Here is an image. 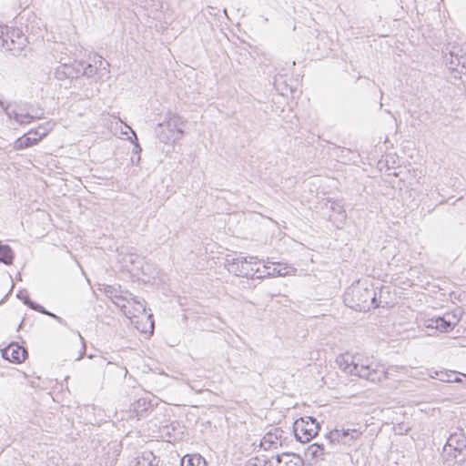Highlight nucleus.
<instances>
[{"label":"nucleus","mask_w":466,"mask_h":466,"mask_svg":"<svg viewBox=\"0 0 466 466\" xmlns=\"http://www.w3.org/2000/svg\"><path fill=\"white\" fill-rule=\"evenodd\" d=\"M343 299L347 307L357 311H369L379 307L376 291L366 281L353 283L346 289Z\"/></svg>","instance_id":"nucleus-1"},{"label":"nucleus","mask_w":466,"mask_h":466,"mask_svg":"<svg viewBox=\"0 0 466 466\" xmlns=\"http://www.w3.org/2000/svg\"><path fill=\"white\" fill-rule=\"evenodd\" d=\"M337 363L344 372L371 382L380 381L384 376L382 370L377 369V366L374 367L372 363H368V360L362 361L360 356L346 353L337 359Z\"/></svg>","instance_id":"nucleus-2"},{"label":"nucleus","mask_w":466,"mask_h":466,"mask_svg":"<svg viewBox=\"0 0 466 466\" xmlns=\"http://www.w3.org/2000/svg\"><path fill=\"white\" fill-rule=\"evenodd\" d=\"M114 303L121 309L125 316L130 319L138 318L140 315L147 318L149 322L150 332H153L154 321L152 315L146 314V302L143 299L137 298L130 293L126 296H116Z\"/></svg>","instance_id":"nucleus-3"},{"label":"nucleus","mask_w":466,"mask_h":466,"mask_svg":"<svg viewBox=\"0 0 466 466\" xmlns=\"http://www.w3.org/2000/svg\"><path fill=\"white\" fill-rule=\"evenodd\" d=\"M319 424L313 417L300 418L294 423V433L297 440L302 443L309 442L319 432Z\"/></svg>","instance_id":"nucleus-4"},{"label":"nucleus","mask_w":466,"mask_h":466,"mask_svg":"<svg viewBox=\"0 0 466 466\" xmlns=\"http://www.w3.org/2000/svg\"><path fill=\"white\" fill-rule=\"evenodd\" d=\"M259 263L257 257H242L238 256L232 260L231 266L235 268L238 276L254 277L256 273L260 272V268L256 267Z\"/></svg>","instance_id":"nucleus-5"},{"label":"nucleus","mask_w":466,"mask_h":466,"mask_svg":"<svg viewBox=\"0 0 466 466\" xmlns=\"http://www.w3.org/2000/svg\"><path fill=\"white\" fill-rule=\"evenodd\" d=\"M24 36L18 30L0 25V48L15 50L22 48Z\"/></svg>","instance_id":"nucleus-6"},{"label":"nucleus","mask_w":466,"mask_h":466,"mask_svg":"<svg viewBox=\"0 0 466 466\" xmlns=\"http://www.w3.org/2000/svg\"><path fill=\"white\" fill-rule=\"evenodd\" d=\"M459 318L448 312L442 317L432 318L427 320V328L435 329L441 332H449L459 323Z\"/></svg>","instance_id":"nucleus-7"},{"label":"nucleus","mask_w":466,"mask_h":466,"mask_svg":"<svg viewBox=\"0 0 466 466\" xmlns=\"http://www.w3.org/2000/svg\"><path fill=\"white\" fill-rule=\"evenodd\" d=\"M175 120L170 117L168 120L159 123L156 127V135L159 141L164 144L175 142Z\"/></svg>","instance_id":"nucleus-8"},{"label":"nucleus","mask_w":466,"mask_h":466,"mask_svg":"<svg viewBox=\"0 0 466 466\" xmlns=\"http://www.w3.org/2000/svg\"><path fill=\"white\" fill-rule=\"evenodd\" d=\"M0 106L5 109L8 118L14 119L20 125L29 124L34 119L39 118L38 116H34L28 113H23L16 106L7 105L5 106L2 101H0Z\"/></svg>","instance_id":"nucleus-9"},{"label":"nucleus","mask_w":466,"mask_h":466,"mask_svg":"<svg viewBox=\"0 0 466 466\" xmlns=\"http://www.w3.org/2000/svg\"><path fill=\"white\" fill-rule=\"evenodd\" d=\"M441 455L444 466H463L466 462V452L464 451L443 448Z\"/></svg>","instance_id":"nucleus-10"},{"label":"nucleus","mask_w":466,"mask_h":466,"mask_svg":"<svg viewBox=\"0 0 466 466\" xmlns=\"http://www.w3.org/2000/svg\"><path fill=\"white\" fill-rule=\"evenodd\" d=\"M2 357L15 363H21L25 360L26 350L17 343H11L2 350Z\"/></svg>","instance_id":"nucleus-11"},{"label":"nucleus","mask_w":466,"mask_h":466,"mask_svg":"<svg viewBox=\"0 0 466 466\" xmlns=\"http://www.w3.org/2000/svg\"><path fill=\"white\" fill-rule=\"evenodd\" d=\"M79 62L62 64L56 69V78L58 80L75 79L80 76Z\"/></svg>","instance_id":"nucleus-12"},{"label":"nucleus","mask_w":466,"mask_h":466,"mask_svg":"<svg viewBox=\"0 0 466 466\" xmlns=\"http://www.w3.org/2000/svg\"><path fill=\"white\" fill-rule=\"evenodd\" d=\"M158 460L150 451L138 453L130 462V466H157Z\"/></svg>","instance_id":"nucleus-13"},{"label":"nucleus","mask_w":466,"mask_h":466,"mask_svg":"<svg viewBox=\"0 0 466 466\" xmlns=\"http://www.w3.org/2000/svg\"><path fill=\"white\" fill-rule=\"evenodd\" d=\"M150 408V401L147 400V399L146 398H140L132 404L130 410V417L140 420L141 418H144L147 415V412L149 410Z\"/></svg>","instance_id":"nucleus-14"},{"label":"nucleus","mask_w":466,"mask_h":466,"mask_svg":"<svg viewBox=\"0 0 466 466\" xmlns=\"http://www.w3.org/2000/svg\"><path fill=\"white\" fill-rule=\"evenodd\" d=\"M276 466H303V460L296 454L284 453L275 458Z\"/></svg>","instance_id":"nucleus-15"},{"label":"nucleus","mask_w":466,"mask_h":466,"mask_svg":"<svg viewBox=\"0 0 466 466\" xmlns=\"http://www.w3.org/2000/svg\"><path fill=\"white\" fill-rule=\"evenodd\" d=\"M443 448L466 452V436L461 432L451 434Z\"/></svg>","instance_id":"nucleus-16"},{"label":"nucleus","mask_w":466,"mask_h":466,"mask_svg":"<svg viewBox=\"0 0 466 466\" xmlns=\"http://www.w3.org/2000/svg\"><path fill=\"white\" fill-rule=\"evenodd\" d=\"M39 141V138L34 135L33 130H30L27 134L15 140L14 148L16 150L25 149L37 144Z\"/></svg>","instance_id":"nucleus-17"},{"label":"nucleus","mask_w":466,"mask_h":466,"mask_svg":"<svg viewBox=\"0 0 466 466\" xmlns=\"http://www.w3.org/2000/svg\"><path fill=\"white\" fill-rule=\"evenodd\" d=\"M451 56V69L459 71L460 73H466V57L463 56H459V54L456 53V48L453 47V49L450 52Z\"/></svg>","instance_id":"nucleus-18"},{"label":"nucleus","mask_w":466,"mask_h":466,"mask_svg":"<svg viewBox=\"0 0 466 466\" xmlns=\"http://www.w3.org/2000/svg\"><path fill=\"white\" fill-rule=\"evenodd\" d=\"M180 466H206V461L198 454H187L181 459Z\"/></svg>","instance_id":"nucleus-19"},{"label":"nucleus","mask_w":466,"mask_h":466,"mask_svg":"<svg viewBox=\"0 0 466 466\" xmlns=\"http://www.w3.org/2000/svg\"><path fill=\"white\" fill-rule=\"evenodd\" d=\"M290 273L289 270L281 271V269H279L278 267H273L268 264L263 265V269L260 268L259 275L257 276V278H261L264 276H269V277H277V276H286Z\"/></svg>","instance_id":"nucleus-20"},{"label":"nucleus","mask_w":466,"mask_h":466,"mask_svg":"<svg viewBox=\"0 0 466 466\" xmlns=\"http://www.w3.org/2000/svg\"><path fill=\"white\" fill-rule=\"evenodd\" d=\"M345 436V430H338L335 429L333 431H330L326 435V440L329 441L330 445H337V444H342L343 445V439Z\"/></svg>","instance_id":"nucleus-21"},{"label":"nucleus","mask_w":466,"mask_h":466,"mask_svg":"<svg viewBox=\"0 0 466 466\" xmlns=\"http://www.w3.org/2000/svg\"><path fill=\"white\" fill-rule=\"evenodd\" d=\"M361 435H362V432L360 430H357V429L345 430L343 445L349 446V447L354 445L355 441H358Z\"/></svg>","instance_id":"nucleus-22"},{"label":"nucleus","mask_w":466,"mask_h":466,"mask_svg":"<svg viewBox=\"0 0 466 466\" xmlns=\"http://www.w3.org/2000/svg\"><path fill=\"white\" fill-rule=\"evenodd\" d=\"M56 124L53 121H47L44 124L39 125L35 129L33 130L34 135L36 136L39 140L45 137L53 128Z\"/></svg>","instance_id":"nucleus-23"},{"label":"nucleus","mask_w":466,"mask_h":466,"mask_svg":"<svg viewBox=\"0 0 466 466\" xmlns=\"http://www.w3.org/2000/svg\"><path fill=\"white\" fill-rule=\"evenodd\" d=\"M307 454L312 459H323V456L326 454L325 447L323 444L313 443L309 446Z\"/></svg>","instance_id":"nucleus-24"},{"label":"nucleus","mask_w":466,"mask_h":466,"mask_svg":"<svg viewBox=\"0 0 466 466\" xmlns=\"http://www.w3.org/2000/svg\"><path fill=\"white\" fill-rule=\"evenodd\" d=\"M13 260V251L7 245H0V261L5 264H11Z\"/></svg>","instance_id":"nucleus-25"},{"label":"nucleus","mask_w":466,"mask_h":466,"mask_svg":"<svg viewBox=\"0 0 466 466\" xmlns=\"http://www.w3.org/2000/svg\"><path fill=\"white\" fill-rule=\"evenodd\" d=\"M79 71L80 76H86L87 77H92L96 75L97 71V66H93L92 64L85 65L84 62H79Z\"/></svg>","instance_id":"nucleus-26"},{"label":"nucleus","mask_w":466,"mask_h":466,"mask_svg":"<svg viewBox=\"0 0 466 466\" xmlns=\"http://www.w3.org/2000/svg\"><path fill=\"white\" fill-rule=\"evenodd\" d=\"M247 466H273V461L268 460L265 456L255 457L248 461Z\"/></svg>","instance_id":"nucleus-27"},{"label":"nucleus","mask_w":466,"mask_h":466,"mask_svg":"<svg viewBox=\"0 0 466 466\" xmlns=\"http://www.w3.org/2000/svg\"><path fill=\"white\" fill-rule=\"evenodd\" d=\"M439 380L445 382H461V379L459 378L454 372L451 373H437Z\"/></svg>","instance_id":"nucleus-28"},{"label":"nucleus","mask_w":466,"mask_h":466,"mask_svg":"<svg viewBox=\"0 0 466 466\" xmlns=\"http://www.w3.org/2000/svg\"><path fill=\"white\" fill-rule=\"evenodd\" d=\"M170 431H175V426L171 425H164L160 428L161 437L165 439L166 441L172 443L171 440L172 434Z\"/></svg>","instance_id":"nucleus-29"},{"label":"nucleus","mask_w":466,"mask_h":466,"mask_svg":"<svg viewBox=\"0 0 466 466\" xmlns=\"http://www.w3.org/2000/svg\"><path fill=\"white\" fill-rule=\"evenodd\" d=\"M24 302H25V304L28 305L31 309H33L40 313H43V314H46L48 316H49V314H52L51 312L47 311L43 306L30 301L29 299H27V298L25 299Z\"/></svg>","instance_id":"nucleus-30"},{"label":"nucleus","mask_w":466,"mask_h":466,"mask_svg":"<svg viewBox=\"0 0 466 466\" xmlns=\"http://www.w3.org/2000/svg\"><path fill=\"white\" fill-rule=\"evenodd\" d=\"M94 62L96 65L98 64L99 67L101 69L106 70L107 73H109V71H108L109 64H108V62L105 61L102 56H96Z\"/></svg>","instance_id":"nucleus-31"},{"label":"nucleus","mask_w":466,"mask_h":466,"mask_svg":"<svg viewBox=\"0 0 466 466\" xmlns=\"http://www.w3.org/2000/svg\"><path fill=\"white\" fill-rule=\"evenodd\" d=\"M274 438V435L271 434V433H268L264 438H263V444L267 443V442H269L271 444H274L275 441L273 440Z\"/></svg>","instance_id":"nucleus-32"},{"label":"nucleus","mask_w":466,"mask_h":466,"mask_svg":"<svg viewBox=\"0 0 466 466\" xmlns=\"http://www.w3.org/2000/svg\"><path fill=\"white\" fill-rule=\"evenodd\" d=\"M78 336H79V339H80V340H81V342H82V349H81V350H82V351H81L80 356H79L76 360H80V359L83 357V354H84V353H85V351H86V345H85V342H84V339H83V337L80 335V333H78Z\"/></svg>","instance_id":"nucleus-33"},{"label":"nucleus","mask_w":466,"mask_h":466,"mask_svg":"<svg viewBox=\"0 0 466 466\" xmlns=\"http://www.w3.org/2000/svg\"><path fill=\"white\" fill-rule=\"evenodd\" d=\"M49 316L52 317L53 319H55L57 322L64 324L63 319L56 316V314L52 313V314H49Z\"/></svg>","instance_id":"nucleus-34"},{"label":"nucleus","mask_w":466,"mask_h":466,"mask_svg":"<svg viewBox=\"0 0 466 466\" xmlns=\"http://www.w3.org/2000/svg\"><path fill=\"white\" fill-rule=\"evenodd\" d=\"M278 268L281 269V271H285V270H289L290 272L291 271H295L294 268H291V267H280L279 264H278Z\"/></svg>","instance_id":"nucleus-35"},{"label":"nucleus","mask_w":466,"mask_h":466,"mask_svg":"<svg viewBox=\"0 0 466 466\" xmlns=\"http://www.w3.org/2000/svg\"><path fill=\"white\" fill-rule=\"evenodd\" d=\"M176 132H177V135L178 133H180V134H182V133H183V132H182L180 129H178V128H177V129H176ZM177 139H178V137H177Z\"/></svg>","instance_id":"nucleus-36"}]
</instances>
